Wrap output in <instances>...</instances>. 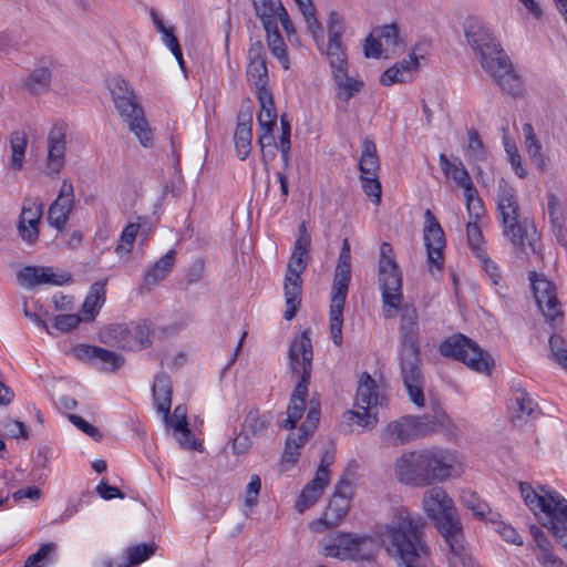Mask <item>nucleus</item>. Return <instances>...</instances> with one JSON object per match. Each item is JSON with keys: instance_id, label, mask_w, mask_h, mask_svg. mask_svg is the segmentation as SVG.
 Returning <instances> with one entry per match:
<instances>
[{"instance_id": "obj_43", "label": "nucleus", "mask_w": 567, "mask_h": 567, "mask_svg": "<svg viewBox=\"0 0 567 567\" xmlns=\"http://www.w3.org/2000/svg\"><path fill=\"white\" fill-rule=\"evenodd\" d=\"M27 135L22 131H14L10 134L11 156L9 167L14 172H20L23 167L24 155L27 150Z\"/></svg>"}, {"instance_id": "obj_13", "label": "nucleus", "mask_w": 567, "mask_h": 567, "mask_svg": "<svg viewBox=\"0 0 567 567\" xmlns=\"http://www.w3.org/2000/svg\"><path fill=\"white\" fill-rule=\"evenodd\" d=\"M529 280L536 303L546 321L553 328L559 327L564 320V312L557 298L555 285L536 271L529 272Z\"/></svg>"}, {"instance_id": "obj_27", "label": "nucleus", "mask_w": 567, "mask_h": 567, "mask_svg": "<svg viewBox=\"0 0 567 567\" xmlns=\"http://www.w3.org/2000/svg\"><path fill=\"white\" fill-rule=\"evenodd\" d=\"M53 62L43 59L23 80V87L32 95H42L49 92L52 81Z\"/></svg>"}, {"instance_id": "obj_17", "label": "nucleus", "mask_w": 567, "mask_h": 567, "mask_svg": "<svg viewBox=\"0 0 567 567\" xmlns=\"http://www.w3.org/2000/svg\"><path fill=\"white\" fill-rule=\"evenodd\" d=\"M113 103L120 115L127 123L130 131L136 135L140 143L144 147L151 146L153 143V134L136 96H128L126 99L118 97L114 100Z\"/></svg>"}, {"instance_id": "obj_10", "label": "nucleus", "mask_w": 567, "mask_h": 567, "mask_svg": "<svg viewBox=\"0 0 567 567\" xmlns=\"http://www.w3.org/2000/svg\"><path fill=\"white\" fill-rule=\"evenodd\" d=\"M312 343L308 331H303L295 338L289 348V360L291 372L300 375L293 390L290 401L306 402L308 384L312 370Z\"/></svg>"}, {"instance_id": "obj_46", "label": "nucleus", "mask_w": 567, "mask_h": 567, "mask_svg": "<svg viewBox=\"0 0 567 567\" xmlns=\"http://www.w3.org/2000/svg\"><path fill=\"white\" fill-rule=\"evenodd\" d=\"M547 210L550 223L557 230V236L560 237L566 220L567 208L555 193L547 194Z\"/></svg>"}, {"instance_id": "obj_11", "label": "nucleus", "mask_w": 567, "mask_h": 567, "mask_svg": "<svg viewBox=\"0 0 567 567\" xmlns=\"http://www.w3.org/2000/svg\"><path fill=\"white\" fill-rule=\"evenodd\" d=\"M440 352L444 357L463 362L474 371L491 372L493 364L491 355L463 334H455L442 342Z\"/></svg>"}, {"instance_id": "obj_48", "label": "nucleus", "mask_w": 567, "mask_h": 567, "mask_svg": "<svg viewBox=\"0 0 567 567\" xmlns=\"http://www.w3.org/2000/svg\"><path fill=\"white\" fill-rule=\"evenodd\" d=\"M155 549H156V546L154 543L140 544V545L128 547L125 551L127 561L123 565V567H133V566L144 563L151 556L154 555Z\"/></svg>"}, {"instance_id": "obj_61", "label": "nucleus", "mask_w": 567, "mask_h": 567, "mask_svg": "<svg viewBox=\"0 0 567 567\" xmlns=\"http://www.w3.org/2000/svg\"><path fill=\"white\" fill-rule=\"evenodd\" d=\"M261 489L260 477L256 474L250 476V481L245 488V506L252 508L257 505V498Z\"/></svg>"}, {"instance_id": "obj_8", "label": "nucleus", "mask_w": 567, "mask_h": 567, "mask_svg": "<svg viewBox=\"0 0 567 567\" xmlns=\"http://www.w3.org/2000/svg\"><path fill=\"white\" fill-rule=\"evenodd\" d=\"M421 456L426 487L457 478L464 472L463 458L454 450L431 445L421 447Z\"/></svg>"}, {"instance_id": "obj_63", "label": "nucleus", "mask_w": 567, "mask_h": 567, "mask_svg": "<svg viewBox=\"0 0 567 567\" xmlns=\"http://www.w3.org/2000/svg\"><path fill=\"white\" fill-rule=\"evenodd\" d=\"M320 420V404L317 400L311 399L306 421L301 424V429L313 433Z\"/></svg>"}, {"instance_id": "obj_5", "label": "nucleus", "mask_w": 567, "mask_h": 567, "mask_svg": "<svg viewBox=\"0 0 567 567\" xmlns=\"http://www.w3.org/2000/svg\"><path fill=\"white\" fill-rule=\"evenodd\" d=\"M496 204L503 235L511 241L516 252L526 256L536 252L539 236L535 224L520 216L515 190L503 178L498 182Z\"/></svg>"}, {"instance_id": "obj_37", "label": "nucleus", "mask_w": 567, "mask_h": 567, "mask_svg": "<svg viewBox=\"0 0 567 567\" xmlns=\"http://www.w3.org/2000/svg\"><path fill=\"white\" fill-rule=\"evenodd\" d=\"M328 483L323 482L320 475L313 477L301 491L298 499L296 501V508L299 513L306 512L313 506L322 496Z\"/></svg>"}, {"instance_id": "obj_3", "label": "nucleus", "mask_w": 567, "mask_h": 567, "mask_svg": "<svg viewBox=\"0 0 567 567\" xmlns=\"http://www.w3.org/2000/svg\"><path fill=\"white\" fill-rule=\"evenodd\" d=\"M422 506L426 515L435 522L449 546L450 565L452 567H473L471 556L465 547L460 518L446 491L440 486L429 488L423 495Z\"/></svg>"}, {"instance_id": "obj_52", "label": "nucleus", "mask_w": 567, "mask_h": 567, "mask_svg": "<svg viewBox=\"0 0 567 567\" xmlns=\"http://www.w3.org/2000/svg\"><path fill=\"white\" fill-rule=\"evenodd\" d=\"M464 196L466 199V208L470 217L474 220H477L483 215L484 207L475 186L473 185L472 187L465 189Z\"/></svg>"}, {"instance_id": "obj_51", "label": "nucleus", "mask_w": 567, "mask_h": 567, "mask_svg": "<svg viewBox=\"0 0 567 567\" xmlns=\"http://www.w3.org/2000/svg\"><path fill=\"white\" fill-rule=\"evenodd\" d=\"M138 229H140V224H136V223H131L125 226V228L123 229V231L121 234L118 244L115 248V251L117 254L131 252V250L133 249V245H134L136 235L138 233Z\"/></svg>"}, {"instance_id": "obj_6", "label": "nucleus", "mask_w": 567, "mask_h": 567, "mask_svg": "<svg viewBox=\"0 0 567 567\" xmlns=\"http://www.w3.org/2000/svg\"><path fill=\"white\" fill-rule=\"evenodd\" d=\"M520 495L534 514L543 513V525L558 542L567 538V499L549 486H540L536 492L529 484L519 483Z\"/></svg>"}, {"instance_id": "obj_7", "label": "nucleus", "mask_w": 567, "mask_h": 567, "mask_svg": "<svg viewBox=\"0 0 567 567\" xmlns=\"http://www.w3.org/2000/svg\"><path fill=\"white\" fill-rule=\"evenodd\" d=\"M350 258V245L348 239H344L334 271L329 311L330 336L332 342L337 347H340L343 342V309L348 296L349 284L351 280Z\"/></svg>"}, {"instance_id": "obj_26", "label": "nucleus", "mask_w": 567, "mask_h": 567, "mask_svg": "<svg viewBox=\"0 0 567 567\" xmlns=\"http://www.w3.org/2000/svg\"><path fill=\"white\" fill-rule=\"evenodd\" d=\"M65 133L62 127L54 126L48 136V175H56L64 165Z\"/></svg>"}, {"instance_id": "obj_36", "label": "nucleus", "mask_w": 567, "mask_h": 567, "mask_svg": "<svg viewBox=\"0 0 567 567\" xmlns=\"http://www.w3.org/2000/svg\"><path fill=\"white\" fill-rule=\"evenodd\" d=\"M76 355L81 359H97L101 362L107 364L111 370H116L120 368L124 359L122 355L115 353L114 351L94 347V346H81L76 350Z\"/></svg>"}, {"instance_id": "obj_12", "label": "nucleus", "mask_w": 567, "mask_h": 567, "mask_svg": "<svg viewBox=\"0 0 567 567\" xmlns=\"http://www.w3.org/2000/svg\"><path fill=\"white\" fill-rule=\"evenodd\" d=\"M150 331L147 321L114 323L101 331V340L120 349L138 351L151 346Z\"/></svg>"}, {"instance_id": "obj_35", "label": "nucleus", "mask_w": 567, "mask_h": 567, "mask_svg": "<svg viewBox=\"0 0 567 567\" xmlns=\"http://www.w3.org/2000/svg\"><path fill=\"white\" fill-rule=\"evenodd\" d=\"M175 250H168L162 256L144 276L143 288L151 290L173 269L175 264Z\"/></svg>"}, {"instance_id": "obj_59", "label": "nucleus", "mask_w": 567, "mask_h": 567, "mask_svg": "<svg viewBox=\"0 0 567 567\" xmlns=\"http://www.w3.org/2000/svg\"><path fill=\"white\" fill-rule=\"evenodd\" d=\"M299 457V449L295 444V436L289 435L286 440L285 451L281 456V468L288 471L297 462Z\"/></svg>"}, {"instance_id": "obj_41", "label": "nucleus", "mask_w": 567, "mask_h": 567, "mask_svg": "<svg viewBox=\"0 0 567 567\" xmlns=\"http://www.w3.org/2000/svg\"><path fill=\"white\" fill-rule=\"evenodd\" d=\"M410 419H412L415 425V430L417 432L419 437L436 432L440 427L444 425L446 421V415L442 410L436 409L433 414L410 416Z\"/></svg>"}, {"instance_id": "obj_21", "label": "nucleus", "mask_w": 567, "mask_h": 567, "mask_svg": "<svg viewBox=\"0 0 567 567\" xmlns=\"http://www.w3.org/2000/svg\"><path fill=\"white\" fill-rule=\"evenodd\" d=\"M423 238L427 250L429 264L431 267L440 269L446 241L440 223L430 209H426L424 213Z\"/></svg>"}, {"instance_id": "obj_50", "label": "nucleus", "mask_w": 567, "mask_h": 567, "mask_svg": "<svg viewBox=\"0 0 567 567\" xmlns=\"http://www.w3.org/2000/svg\"><path fill=\"white\" fill-rule=\"evenodd\" d=\"M55 551L56 545L54 543L42 544L35 553L27 558L24 567H45Z\"/></svg>"}, {"instance_id": "obj_64", "label": "nucleus", "mask_w": 567, "mask_h": 567, "mask_svg": "<svg viewBox=\"0 0 567 567\" xmlns=\"http://www.w3.org/2000/svg\"><path fill=\"white\" fill-rule=\"evenodd\" d=\"M81 321L82 319L79 315H60L54 319V328L62 332H69L75 329Z\"/></svg>"}, {"instance_id": "obj_55", "label": "nucleus", "mask_w": 567, "mask_h": 567, "mask_svg": "<svg viewBox=\"0 0 567 567\" xmlns=\"http://www.w3.org/2000/svg\"><path fill=\"white\" fill-rule=\"evenodd\" d=\"M301 13L305 18V21L307 24V30L311 33L312 38L315 39V41L318 44L321 43L322 39H323V29H322L321 23L319 22V20L316 17L315 7L306 9Z\"/></svg>"}, {"instance_id": "obj_15", "label": "nucleus", "mask_w": 567, "mask_h": 567, "mask_svg": "<svg viewBox=\"0 0 567 567\" xmlns=\"http://www.w3.org/2000/svg\"><path fill=\"white\" fill-rule=\"evenodd\" d=\"M400 365L403 383L411 401L417 405H424L423 377L420 369L419 346H402Z\"/></svg>"}, {"instance_id": "obj_29", "label": "nucleus", "mask_w": 567, "mask_h": 567, "mask_svg": "<svg viewBox=\"0 0 567 567\" xmlns=\"http://www.w3.org/2000/svg\"><path fill=\"white\" fill-rule=\"evenodd\" d=\"M419 68L417 56L412 53L408 59L395 63L386 69L381 75V83L383 85H392L394 83H405L411 80L412 73Z\"/></svg>"}, {"instance_id": "obj_62", "label": "nucleus", "mask_w": 567, "mask_h": 567, "mask_svg": "<svg viewBox=\"0 0 567 567\" xmlns=\"http://www.w3.org/2000/svg\"><path fill=\"white\" fill-rule=\"evenodd\" d=\"M529 532L534 538V542L536 543L537 548L540 551L538 557H543L553 553L551 543L542 528L533 525L530 526Z\"/></svg>"}, {"instance_id": "obj_28", "label": "nucleus", "mask_w": 567, "mask_h": 567, "mask_svg": "<svg viewBox=\"0 0 567 567\" xmlns=\"http://www.w3.org/2000/svg\"><path fill=\"white\" fill-rule=\"evenodd\" d=\"M350 502L346 497L332 496L322 516L310 524L315 532L336 526L347 515Z\"/></svg>"}, {"instance_id": "obj_32", "label": "nucleus", "mask_w": 567, "mask_h": 567, "mask_svg": "<svg viewBox=\"0 0 567 567\" xmlns=\"http://www.w3.org/2000/svg\"><path fill=\"white\" fill-rule=\"evenodd\" d=\"M439 163L445 177L452 178L463 190L474 185L467 169L458 157L450 159L444 153H441Z\"/></svg>"}, {"instance_id": "obj_18", "label": "nucleus", "mask_w": 567, "mask_h": 567, "mask_svg": "<svg viewBox=\"0 0 567 567\" xmlns=\"http://www.w3.org/2000/svg\"><path fill=\"white\" fill-rule=\"evenodd\" d=\"M113 103L120 115L127 123L130 131L136 135L140 143L144 147L151 146L153 143V134L136 96H128L126 99L118 97L114 100Z\"/></svg>"}, {"instance_id": "obj_60", "label": "nucleus", "mask_w": 567, "mask_h": 567, "mask_svg": "<svg viewBox=\"0 0 567 567\" xmlns=\"http://www.w3.org/2000/svg\"><path fill=\"white\" fill-rule=\"evenodd\" d=\"M461 498L463 504L475 515L483 517L488 513L487 504L482 502L476 493L463 492Z\"/></svg>"}, {"instance_id": "obj_34", "label": "nucleus", "mask_w": 567, "mask_h": 567, "mask_svg": "<svg viewBox=\"0 0 567 567\" xmlns=\"http://www.w3.org/2000/svg\"><path fill=\"white\" fill-rule=\"evenodd\" d=\"M332 76L336 83V95L343 102H349L354 95H357L363 87V82L349 76L348 68L337 69L332 72Z\"/></svg>"}, {"instance_id": "obj_23", "label": "nucleus", "mask_w": 567, "mask_h": 567, "mask_svg": "<svg viewBox=\"0 0 567 567\" xmlns=\"http://www.w3.org/2000/svg\"><path fill=\"white\" fill-rule=\"evenodd\" d=\"M74 206L73 185L70 181L62 182L60 192L55 200L50 205L48 212L49 224L61 230L69 220V216Z\"/></svg>"}, {"instance_id": "obj_38", "label": "nucleus", "mask_w": 567, "mask_h": 567, "mask_svg": "<svg viewBox=\"0 0 567 567\" xmlns=\"http://www.w3.org/2000/svg\"><path fill=\"white\" fill-rule=\"evenodd\" d=\"M106 279L103 281H95L82 305L83 313L87 320H92L97 313L99 309L104 305L106 299Z\"/></svg>"}, {"instance_id": "obj_9", "label": "nucleus", "mask_w": 567, "mask_h": 567, "mask_svg": "<svg viewBox=\"0 0 567 567\" xmlns=\"http://www.w3.org/2000/svg\"><path fill=\"white\" fill-rule=\"evenodd\" d=\"M319 550L326 557L340 560H368L375 550V542L369 536L333 533L319 543Z\"/></svg>"}, {"instance_id": "obj_22", "label": "nucleus", "mask_w": 567, "mask_h": 567, "mask_svg": "<svg viewBox=\"0 0 567 567\" xmlns=\"http://www.w3.org/2000/svg\"><path fill=\"white\" fill-rule=\"evenodd\" d=\"M378 402V396L375 393V382L368 374L363 373L359 381V386L355 393V406L362 410L351 411V419L358 417L359 423L365 427H372L377 423V417L371 415L370 409L375 405Z\"/></svg>"}, {"instance_id": "obj_44", "label": "nucleus", "mask_w": 567, "mask_h": 567, "mask_svg": "<svg viewBox=\"0 0 567 567\" xmlns=\"http://www.w3.org/2000/svg\"><path fill=\"white\" fill-rule=\"evenodd\" d=\"M257 99L260 105L258 127H275L277 122V112L274 104L272 93L270 91L258 92Z\"/></svg>"}, {"instance_id": "obj_53", "label": "nucleus", "mask_w": 567, "mask_h": 567, "mask_svg": "<svg viewBox=\"0 0 567 567\" xmlns=\"http://www.w3.org/2000/svg\"><path fill=\"white\" fill-rule=\"evenodd\" d=\"M549 347L554 360L565 370H567V343L559 334H551Z\"/></svg>"}, {"instance_id": "obj_58", "label": "nucleus", "mask_w": 567, "mask_h": 567, "mask_svg": "<svg viewBox=\"0 0 567 567\" xmlns=\"http://www.w3.org/2000/svg\"><path fill=\"white\" fill-rule=\"evenodd\" d=\"M109 87L112 94L113 101L118 97H133L135 96L132 87L128 85V82L121 78V76H114L109 81Z\"/></svg>"}, {"instance_id": "obj_19", "label": "nucleus", "mask_w": 567, "mask_h": 567, "mask_svg": "<svg viewBox=\"0 0 567 567\" xmlns=\"http://www.w3.org/2000/svg\"><path fill=\"white\" fill-rule=\"evenodd\" d=\"M393 474L402 485L414 488L426 487L421 449L405 451L398 456L393 463Z\"/></svg>"}, {"instance_id": "obj_49", "label": "nucleus", "mask_w": 567, "mask_h": 567, "mask_svg": "<svg viewBox=\"0 0 567 567\" xmlns=\"http://www.w3.org/2000/svg\"><path fill=\"white\" fill-rule=\"evenodd\" d=\"M326 54L332 72L337 71V69L348 68L346 51L341 40L328 41Z\"/></svg>"}, {"instance_id": "obj_20", "label": "nucleus", "mask_w": 567, "mask_h": 567, "mask_svg": "<svg viewBox=\"0 0 567 567\" xmlns=\"http://www.w3.org/2000/svg\"><path fill=\"white\" fill-rule=\"evenodd\" d=\"M43 207V203L39 197H28L22 203L18 233L21 239L29 245L35 244L39 239V225Z\"/></svg>"}, {"instance_id": "obj_47", "label": "nucleus", "mask_w": 567, "mask_h": 567, "mask_svg": "<svg viewBox=\"0 0 567 567\" xmlns=\"http://www.w3.org/2000/svg\"><path fill=\"white\" fill-rule=\"evenodd\" d=\"M248 82L256 89V93L262 91H270L268 89V70L266 61L256 60L250 61L247 68Z\"/></svg>"}, {"instance_id": "obj_31", "label": "nucleus", "mask_w": 567, "mask_h": 567, "mask_svg": "<svg viewBox=\"0 0 567 567\" xmlns=\"http://www.w3.org/2000/svg\"><path fill=\"white\" fill-rule=\"evenodd\" d=\"M153 398L157 412L163 415L164 422L168 423L172 405V383L167 374L159 373L155 377Z\"/></svg>"}, {"instance_id": "obj_33", "label": "nucleus", "mask_w": 567, "mask_h": 567, "mask_svg": "<svg viewBox=\"0 0 567 567\" xmlns=\"http://www.w3.org/2000/svg\"><path fill=\"white\" fill-rule=\"evenodd\" d=\"M513 404L515 406V419H537L542 411L530 394L519 384L513 386Z\"/></svg>"}, {"instance_id": "obj_25", "label": "nucleus", "mask_w": 567, "mask_h": 567, "mask_svg": "<svg viewBox=\"0 0 567 567\" xmlns=\"http://www.w3.org/2000/svg\"><path fill=\"white\" fill-rule=\"evenodd\" d=\"M417 437L415 425L410 416L391 421L381 432V441L385 446L398 447Z\"/></svg>"}, {"instance_id": "obj_42", "label": "nucleus", "mask_w": 567, "mask_h": 567, "mask_svg": "<svg viewBox=\"0 0 567 567\" xmlns=\"http://www.w3.org/2000/svg\"><path fill=\"white\" fill-rule=\"evenodd\" d=\"M523 134L525 137V147L529 157L536 164L538 169L545 171L547 166L546 159L542 152L540 141L537 138L532 124L525 123L523 125Z\"/></svg>"}, {"instance_id": "obj_45", "label": "nucleus", "mask_w": 567, "mask_h": 567, "mask_svg": "<svg viewBox=\"0 0 567 567\" xmlns=\"http://www.w3.org/2000/svg\"><path fill=\"white\" fill-rule=\"evenodd\" d=\"M264 29L267 34V42L271 54L278 59L282 68L287 70L289 68V58L287 47L279 33L278 25L274 24V28L268 27Z\"/></svg>"}, {"instance_id": "obj_30", "label": "nucleus", "mask_w": 567, "mask_h": 567, "mask_svg": "<svg viewBox=\"0 0 567 567\" xmlns=\"http://www.w3.org/2000/svg\"><path fill=\"white\" fill-rule=\"evenodd\" d=\"M252 118L250 114L239 113L234 133V143L240 161H245L251 152Z\"/></svg>"}, {"instance_id": "obj_40", "label": "nucleus", "mask_w": 567, "mask_h": 567, "mask_svg": "<svg viewBox=\"0 0 567 567\" xmlns=\"http://www.w3.org/2000/svg\"><path fill=\"white\" fill-rule=\"evenodd\" d=\"M252 4L264 28H274V24H277L280 8H285L280 0H252Z\"/></svg>"}, {"instance_id": "obj_39", "label": "nucleus", "mask_w": 567, "mask_h": 567, "mask_svg": "<svg viewBox=\"0 0 567 567\" xmlns=\"http://www.w3.org/2000/svg\"><path fill=\"white\" fill-rule=\"evenodd\" d=\"M271 416L268 413H260L258 409H251L246 414L241 429L254 437L264 435L271 423Z\"/></svg>"}, {"instance_id": "obj_56", "label": "nucleus", "mask_w": 567, "mask_h": 567, "mask_svg": "<svg viewBox=\"0 0 567 567\" xmlns=\"http://www.w3.org/2000/svg\"><path fill=\"white\" fill-rule=\"evenodd\" d=\"M328 41L341 40L344 32L343 18L337 11H330L327 23Z\"/></svg>"}, {"instance_id": "obj_57", "label": "nucleus", "mask_w": 567, "mask_h": 567, "mask_svg": "<svg viewBox=\"0 0 567 567\" xmlns=\"http://www.w3.org/2000/svg\"><path fill=\"white\" fill-rule=\"evenodd\" d=\"M306 410V402L290 401L287 408V417L282 421L281 427L286 430L293 429L296 423L301 419Z\"/></svg>"}, {"instance_id": "obj_54", "label": "nucleus", "mask_w": 567, "mask_h": 567, "mask_svg": "<svg viewBox=\"0 0 567 567\" xmlns=\"http://www.w3.org/2000/svg\"><path fill=\"white\" fill-rule=\"evenodd\" d=\"M375 33L379 35V41L386 50H394L400 47L399 32L395 24L380 27Z\"/></svg>"}, {"instance_id": "obj_2", "label": "nucleus", "mask_w": 567, "mask_h": 567, "mask_svg": "<svg viewBox=\"0 0 567 567\" xmlns=\"http://www.w3.org/2000/svg\"><path fill=\"white\" fill-rule=\"evenodd\" d=\"M379 282L382 290L384 317L391 319L396 316L399 310L401 312L402 346L417 344V311L412 305L401 306L403 299L401 271L395 262L392 246L385 241L380 246Z\"/></svg>"}, {"instance_id": "obj_16", "label": "nucleus", "mask_w": 567, "mask_h": 567, "mask_svg": "<svg viewBox=\"0 0 567 567\" xmlns=\"http://www.w3.org/2000/svg\"><path fill=\"white\" fill-rule=\"evenodd\" d=\"M379 167L377 146L372 138L365 136L359 164L361 184L364 194L377 205L381 202V183L378 178Z\"/></svg>"}, {"instance_id": "obj_4", "label": "nucleus", "mask_w": 567, "mask_h": 567, "mask_svg": "<svg viewBox=\"0 0 567 567\" xmlns=\"http://www.w3.org/2000/svg\"><path fill=\"white\" fill-rule=\"evenodd\" d=\"M465 37L468 44L478 53L482 68L504 91L515 93L519 87L518 78L489 30L481 22H472L466 27Z\"/></svg>"}, {"instance_id": "obj_24", "label": "nucleus", "mask_w": 567, "mask_h": 567, "mask_svg": "<svg viewBox=\"0 0 567 567\" xmlns=\"http://www.w3.org/2000/svg\"><path fill=\"white\" fill-rule=\"evenodd\" d=\"M70 279V275L55 272L51 267L27 266L18 274L19 282L27 288L47 284L61 286L66 284Z\"/></svg>"}, {"instance_id": "obj_14", "label": "nucleus", "mask_w": 567, "mask_h": 567, "mask_svg": "<svg viewBox=\"0 0 567 567\" xmlns=\"http://www.w3.org/2000/svg\"><path fill=\"white\" fill-rule=\"evenodd\" d=\"M308 256L305 252L292 251L284 281V291L286 300L285 319L291 320L299 309L302 292L301 274L307 267Z\"/></svg>"}, {"instance_id": "obj_1", "label": "nucleus", "mask_w": 567, "mask_h": 567, "mask_svg": "<svg viewBox=\"0 0 567 567\" xmlns=\"http://www.w3.org/2000/svg\"><path fill=\"white\" fill-rule=\"evenodd\" d=\"M424 518L406 508L394 512L380 539L399 567H427L430 547L424 540Z\"/></svg>"}]
</instances>
